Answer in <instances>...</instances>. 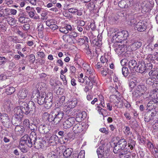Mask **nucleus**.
<instances>
[{"label":"nucleus","mask_w":158,"mask_h":158,"mask_svg":"<svg viewBox=\"0 0 158 158\" xmlns=\"http://www.w3.org/2000/svg\"><path fill=\"white\" fill-rule=\"evenodd\" d=\"M142 45V42L139 40L135 41L131 45L132 51L137 50Z\"/></svg>","instance_id":"4468645a"},{"label":"nucleus","mask_w":158,"mask_h":158,"mask_svg":"<svg viewBox=\"0 0 158 158\" xmlns=\"http://www.w3.org/2000/svg\"><path fill=\"white\" fill-rule=\"evenodd\" d=\"M64 116L63 112L61 111L59 108H56L53 110L51 114L47 112H44L42 118L49 122L52 123L53 124L56 125L60 123Z\"/></svg>","instance_id":"f257e3e1"},{"label":"nucleus","mask_w":158,"mask_h":158,"mask_svg":"<svg viewBox=\"0 0 158 158\" xmlns=\"http://www.w3.org/2000/svg\"><path fill=\"white\" fill-rule=\"evenodd\" d=\"M128 147L131 150H132L135 146V142L132 139H129L127 142Z\"/></svg>","instance_id":"b1692460"},{"label":"nucleus","mask_w":158,"mask_h":158,"mask_svg":"<svg viewBox=\"0 0 158 158\" xmlns=\"http://www.w3.org/2000/svg\"><path fill=\"white\" fill-rule=\"evenodd\" d=\"M158 72L157 70H156L154 69L151 70L149 73V75L150 76H156L158 75Z\"/></svg>","instance_id":"3c124183"},{"label":"nucleus","mask_w":158,"mask_h":158,"mask_svg":"<svg viewBox=\"0 0 158 158\" xmlns=\"http://www.w3.org/2000/svg\"><path fill=\"white\" fill-rule=\"evenodd\" d=\"M48 158H57L56 154L54 152H52L49 153L47 156Z\"/></svg>","instance_id":"37998d69"},{"label":"nucleus","mask_w":158,"mask_h":158,"mask_svg":"<svg viewBox=\"0 0 158 158\" xmlns=\"http://www.w3.org/2000/svg\"><path fill=\"white\" fill-rule=\"evenodd\" d=\"M147 146L149 150L152 149L154 148V145L150 141H148Z\"/></svg>","instance_id":"774afa93"},{"label":"nucleus","mask_w":158,"mask_h":158,"mask_svg":"<svg viewBox=\"0 0 158 158\" xmlns=\"http://www.w3.org/2000/svg\"><path fill=\"white\" fill-rule=\"evenodd\" d=\"M36 133L33 131L31 132L29 136L25 135L21 139L20 143L21 145H27L31 148L33 146V142L35 139Z\"/></svg>","instance_id":"7ed1b4c3"},{"label":"nucleus","mask_w":158,"mask_h":158,"mask_svg":"<svg viewBox=\"0 0 158 158\" xmlns=\"http://www.w3.org/2000/svg\"><path fill=\"white\" fill-rule=\"evenodd\" d=\"M73 152V150L71 148H66L63 153V156L65 157L69 158L72 155Z\"/></svg>","instance_id":"aec40b11"},{"label":"nucleus","mask_w":158,"mask_h":158,"mask_svg":"<svg viewBox=\"0 0 158 158\" xmlns=\"http://www.w3.org/2000/svg\"><path fill=\"white\" fill-rule=\"evenodd\" d=\"M99 131L102 133H105V135H108L109 133L108 129L106 130V129L104 127L101 128L99 129Z\"/></svg>","instance_id":"e2e57ef3"},{"label":"nucleus","mask_w":158,"mask_h":158,"mask_svg":"<svg viewBox=\"0 0 158 158\" xmlns=\"http://www.w3.org/2000/svg\"><path fill=\"white\" fill-rule=\"evenodd\" d=\"M84 157L85 152L83 150H82L79 152L77 158H84Z\"/></svg>","instance_id":"0e129e2a"},{"label":"nucleus","mask_w":158,"mask_h":158,"mask_svg":"<svg viewBox=\"0 0 158 158\" xmlns=\"http://www.w3.org/2000/svg\"><path fill=\"white\" fill-rule=\"evenodd\" d=\"M53 95L52 93L49 92L47 95L46 94V98H45L46 100L48 99V100L53 101Z\"/></svg>","instance_id":"6e6d98bb"},{"label":"nucleus","mask_w":158,"mask_h":158,"mask_svg":"<svg viewBox=\"0 0 158 158\" xmlns=\"http://www.w3.org/2000/svg\"><path fill=\"white\" fill-rule=\"evenodd\" d=\"M103 67H104V65L100 62H98L95 65V68L97 69H99Z\"/></svg>","instance_id":"338daca9"},{"label":"nucleus","mask_w":158,"mask_h":158,"mask_svg":"<svg viewBox=\"0 0 158 158\" xmlns=\"http://www.w3.org/2000/svg\"><path fill=\"white\" fill-rule=\"evenodd\" d=\"M86 73L87 75H91L92 74H95V73H94L93 70L92 69H86Z\"/></svg>","instance_id":"13d9d810"},{"label":"nucleus","mask_w":158,"mask_h":158,"mask_svg":"<svg viewBox=\"0 0 158 158\" xmlns=\"http://www.w3.org/2000/svg\"><path fill=\"white\" fill-rule=\"evenodd\" d=\"M19 104L20 106L17 107L15 109L23 116V114L27 115L34 113L35 111V105L32 101H30L28 103L21 101L19 102Z\"/></svg>","instance_id":"f03ea898"},{"label":"nucleus","mask_w":158,"mask_h":158,"mask_svg":"<svg viewBox=\"0 0 158 158\" xmlns=\"http://www.w3.org/2000/svg\"><path fill=\"white\" fill-rule=\"evenodd\" d=\"M107 67H105L104 66L103 68V70L101 72V74L105 76H106L108 73V69L107 68Z\"/></svg>","instance_id":"5fc2aeb1"},{"label":"nucleus","mask_w":158,"mask_h":158,"mask_svg":"<svg viewBox=\"0 0 158 158\" xmlns=\"http://www.w3.org/2000/svg\"><path fill=\"white\" fill-rule=\"evenodd\" d=\"M51 128V127L47 124H41L39 126L38 131L41 134H46L49 132Z\"/></svg>","instance_id":"f8f14e48"},{"label":"nucleus","mask_w":158,"mask_h":158,"mask_svg":"<svg viewBox=\"0 0 158 158\" xmlns=\"http://www.w3.org/2000/svg\"><path fill=\"white\" fill-rule=\"evenodd\" d=\"M143 94L142 93L140 92L137 90H136L135 92L133 93V97L135 99V100L137 101V99L140 98Z\"/></svg>","instance_id":"bb28decb"},{"label":"nucleus","mask_w":158,"mask_h":158,"mask_svg":"<svg viewBox=\"0 0 158 158\" xmlns=\"http://www.w3.org/2000/svg\"><path fill=\"white\" fill-rule=\"evenodd\" d=\"M4 106L5 108L9 110L13 107V105L11 103L10 101L8 100L5 102Z\"/></svg>","instance_id":"473e14b6"},{"label":"nucleus","mask_w":158,"mask_h":158,"mask_svg":"<svg viewBox=\"0 0 158 158\" xmlns=\"http://www.w3.org/2000/svg\"><path fill=\"white\" fill-rule=\"evenodd\" d=\"M31 98H34L40 105H43L46 100V94L45 93H40L37 90L34 91L32 95Z\"/></svg>","instance_id":"20e7f679"},{"label":"nucleus","mask_w":158,"mask_h":158,"mask_svg":"<svg viewBox=\"0 0 158 158\" xmlns=\"http://www.w3.org/2000/svg\"><path fill=\"white\" fill-rule=\"evenodd\" d=\"M155 104L152 100L150 101L148 103L147 106V109L150 110L154 108L156 106H155Z\"/></svg>","instance_id":"a19ab883"},{"label":"nucleus","mask_w":158,"mask_h":158,"mask_svg":"<svg viewBox=\"0 0 158 158\" xmlns=\"http://www.w3.org/2000/svg\"><path fill=\"white\" fill-rule=\"evenodd\" d=\"M78 103L77 99L76 98H73L70 102V106L71 105V108L75 107Z\"/></svg>","instance_id":"4c0bfd02"},{"label":"nucleus","mask_w":158,"mask_h":158,"mask_svg":"<svg viewBox=\"0 0 158 158\" xmlns=\"http://www.w3.org/2000/svg\"><path fill=\"white\" fill-rule=\"evenodd\" d=\"M114 144L115 143H114ZM127 145V141L124 139H122L119 140L115 145L113 151L114 153L116 154L124 149Z\"/></svg>","instance_id":"39448f33"},{"label":"nucleus","mask_w":158,"mask_h":158,"mask_svg":"<svg viewBox=\"0 0 158 158\" xmlns=\"http://www.w3.org/2000/svg\"><path fill=\"white\" fill-rule=\"evenodd\" d=\"M24 131V128L23 126L19 125H16L15 128V131L17 135H23Z\"/></svg>","instance_id":"f3484780"},{"label":"nucleus","mask_w":158,"mask_h":158,"mask_svg":"<svg viewBox=\"0 0 158 158\" xmlns=\"http://www.w3.org/2000/svg\"><path fill=\"white\" fill-rule=\"evenodd\" d=\"M137 62L135 60H129L128 62V67L131 71L136 70L137 68Z\"/></svg>","instance_id":"dca6fc26"},{"label":"nucleus","mask_w":158,"mask_h":158,"mask_svg":"<svg viewBox=\"0 0 158 158\" xmlns=\"http://www.w3.org/2000/svg\"><path fill=\"white\" fill-rule=\"evenodd\" d=\"M88 78L90 81L88 82V81H87L86 84L92 88L93 84L96 83V78L95 74L89 75Z\"/></svg>","instance_id":"2eb2a0df"},{"label":"nucleus","mask_w":158,"mask_h":158,"mask_svg":"<svg viewBox=\"0 0 158 158\" xmlns=\"http://www.w3.org/2000/svg\"><path fill=\"white\" fill-rule=\"evenodd\" d=\"M147 59L149 61H152V62L155 60H158V53L156 52L153 55L149 54Z\"/></svg>","instance_id":"6ab92c4d"},{"label":"nucleus","mask_w":158,"mask_h":158,"mask_svg":"<svg viewBox=\"0 0 158 158\" xmlns=\"http://www.w3.org/2000/svg\"><path fill=\"white\" fill-rule=\"evenodd\" d=\"M147 8L145 11L148 12L152 9V6L151 4L149 3L148 4H146L143 8L144 9V8Z\"/></svg>","instance_id":"864d4df0"},{"label":"nucleus","mask_w":158,"mask_h":158,"mask_svg":"<svg viewBox=\"0 0 158 158\" xmlns=\"http://www.w3.org/2000/svg\"><path fill=\"white\" fill-rule=\"evenodd\" d=\"M136 90L142 93L143 94L146 91L147 88L144 85H139L137 86Z\"/></svg>","instance_id":"5701e85b"},{"label":"nucleus","mask_w":158,"mask_h":158,"mask_svg":"<svg viewBox=\"0 0 158 158\" xmlns=\"http://www.w3.org/2000/svg\"><path fill=\"white\" fill-rule=\"evenodd\" d=\"M154 79L156 80L155 78L153 76L148 78L146 80L147 84L149 85L151 84L152 83H153Z\"/></svg>","instance_id":"8fccbe9b"},{"label":"nucleus","mask_w":158,"mask_h":158,"mask_svg":"<svg viewBox=\"0 0 158 158\" xmlns=\"http://www.w3.org/2000/svg\"><path fill=\"white\" fill-rule=\"evenodd\" d=\"M15 114L11 118V122L12 124L15 125H18L20 124L22 120L23 116L18 111L14 109Z\"/></svg>","instance_id":"0eeeda50"},{"label":"nucleus","mask_w":158,"mask_h":158,"mask_svg":"<svg viewBox=\"0 0 158 158\" xmlns=\"http://www.w3.org/2000/svg\"><path fill=\"white\" fill-rule=\"evenodd\" d=\"M93 44L98 47H100L102 44L101 40L95 38L92 41Z\"/></svg>","instance_id":"c9c22d12"},{"label":"nucleus","mask_w":158,"mask_h":158,"mask_svg":"<svg viewBox=\"0 0 158 158\" xmlns=\"http://www.w3.org/2000/svg\"><path fill=\"white\" fill-rule=\"evenodd\" d=\"M50 140H52L53 142V144L56 143V141H57L58 140V136L56 135H53L50 138Z\"/></svg>","instance_id":"09e8293b"},{"label":"nucleus","mask_w":158,"mask_h":158,"mask_svg":"<svg viewBox=\"0 0 158 158\" xmlns=\"http://www.w3.org/2000/svg\"><path fill=\"white\" fill-rule=\"evenodd\" d=\"M120 32L117 33V34H115V35H114L113 37V39H114L115 40L117 41H121L122 40H122V37L120 36Z\"/></svg>","instance_id":"f704fd0d"},{"label":"nucleus","mask_w":158,"mask_h":158,"mask_svg":"<svg viewBox=\"0 0 158 158\" xmlns=\"http://www.w3.org/2000/svg\"><path fill=\"white\" fill-rule=\"evenodd\" d=\"M104 148L103 146H100L98 148L97 150V152L98 155L101 154V153H102V152H104L103 151Z\"/></svg>","instance_id":"bf43d9fd"},{"label":"nucleus","mask_w":158,"mask_h":158,"mask_svg":"<svg viewBox=\"0 0 158 158\" xmlns=\"http://www.w3.org/2000/svg\"><path fill=\"white\" fill-rule=\"evenodd\" d=\"M24 13L19 14V15L18 21L20 23H25L26 17L24 16Z\"/></svg>","instance_id":"2f4dec72"},{"label":"nucleus","mask_w":158,"mask_h":158,"mask_svg":"<svg viewBox=\"0 0 158 158\" xmlns=\"http://www.w3.org/2000/svg\"><path fill=\"white\" fill-rule=\"evenodd\" d=\"M120 36L122 37V40H126L129 36L128 32L126 31H123L120 32Z\"/></svg>","instance_id":"7c9ffc66"},{"label":"nucleus","mask_w":158,"mask_h":158,"mask_svg":"<svg viewBox=\"0 0 158 158\" xmlns=\"http://www.w3.org/2000/svg\"><path fill=\"white\" fill-rule=\"evenodd\" d=\"M137 22L136 19L134 18H132L127 21V24L131 26L134 25L135 26Z\"/></svg>","instance_id":"49530a36"},{"label":"nucleus","mask_w":158,"mask_h":158,"mask_svg":"<svg viewBox=\"0 0 158 158\" xmlns=\"http://www.w3.org/2000/svg\"><path fill=\"white\" fill-rule=\"evenodd\" d=\"M56 21L55 19H50L47 20L46 22V25L50 27L52 25H54L55 24H56Z\"/></svg>","instance_id":"58836bf2"},{"label":"nucleus","mask_w":158,"mask_h":158,"mask_svg":"<svg viewBox=\"0 0 158 158\" xmlns=\"http://www.w3.org/2000/svg\"><path fill=\"white\" fill-rule=\"evenodd\" d=\"M75 120V118L74 117L69 118L64 122L63 127L65 129L70 128L74 124Z\"/></svg>","instance_id":"6e6552de"},{"label":"nucleus","mask_w":158,"mask_h":158,"mask_svg":"<svg viewBox=\"0 0 158 158\" xmlns=\"http://www.w3.org/2000/svg\"><path fill=\"white\" fill-rule=\"evenodd\" d=\"M124 45H118L114 49L115 52L118 55H121L124 52Z\"/></svg>","instance_id":"4be33fe9"},{"label":"nucleus","mask_w":158,"mask_h":158,"mask_svg":"<svg viewBox=\"0 0 158 158\" xmlns=\"http://www.w3.org/2000/svg\"><path fill=\"white\" fill-rule=\"evenodd\" d=\"M131 129L128 126L125 127V129L124 131V133L127 135H131L132 133L130 131Z\"/></svg>","instance_id":"603ef678"},{"label":"nucleus","mask_w":158,"mask_h":158,"mask_svg":"<svg viewBox=\"0 0 158 158\" xmlns=\"http://www.w3.org/2000/svg\"><path fill=\"white\" fill-rule=\"evenodd\" d=\"M27 13L28 14L29 16L31 18H32L34 17L35 14V11L32 8L31 10L27 11Z\"/></svg>","instance_id":"c03bdc74"},{"label":"nucleus","mask_w":158,"mask_h":158,"mask_svg":"<svg viewBox=\"0 0 158 158\" xmlns=\"http://www.w3.org/2000/svg\"><path fill=\"white\" fill-rule=\"evenodd\" d=\"M27 91L26 89H23L19 93V95L21 99H24L27 96Z\"/></svg>","instance_id":"a878e982"},{"label":"nucleus","mask_w":158,"mask_h":158,"mask_svg":"<svg viewBox=\"0 0 158 158\" xmlns=\"http://www.w3.org/2000/svg\"><path fill=\"white\" fill-rule=\"evenodd\" d=\"M15 91V88L14 87H11L6 88V92L7 94L10 95L14 93Z\"/></svg>","instance_id":"e433bc0d"},{"label":"nucleus","mask_w":158,"mask_h":158,"mask_svg":"<svg viewBox=\"0 0 158 158\" xmlns=\"http://www.w3.org/2000/svg\"><path fill=\"white\" fill-rule=\"evenodd\" d=\"M154 119L153 118L151 117L150 116V112H148L145 115L144 121L148 123L150 120Z\"/></svg>","instance_id":"ea45409f"},{"label":"nucleus","mask_w":158,"mask_h":158,"mask_svg":"<svg viewBox=\"0 0 158 158\" xmlns=\"http://www.w3.org/2000/svg\"><path fill=\"white\" fill-rule=\"evenodd\" d=\"M109 153L106 151L98 155V158H109Z\"/></svg>","instance_id":"72a5a7b5"},{"label":"nucleus","mask_w":158,"mask_h":158,"mask_svg":"<svg viewBox=\"0 0 158 158\" xmlns=\"http://www.w3.org/2000/svg\"><path fill=\"white\" fill-rule=\"evenodd\" d=\"M129 60L126 59H124L121 60V64L123 65H128V62Z\"/></svg>","instance_id":"4d7b16f0"},{"label":"nucleus","mask_w":158,"mask_h":158,"mask_svg":"<svg viewBox=\"0 0 158 158\" xmlns=\"http://www.w3.org/2000/svg\"><path fill=\"white\" fill-rule=\"evenodd\" d=\"M82 126L78 123L76 124L73 128V130L75 133H80L83 130L82 129Z\"/></svg>","instance_id":"412c9836"},{"label":"nucleus","mask_w":158,"mask_h":158,"mask_svg":"<svg viewBox=\"0 0 158 158\" xmlns=\"http://www.w3.org/2000/svg\"><path fill=\"white\" fill-rule=\"evenodd\" d=\"M100 62L102 63L104 65V66L105 67L108 66V60L105 56H101L100 58Z\"/></svg>","instance_id":"c85d7f7f"},{"label":"nucleus","mask_w":158,"mask_h":158,"mask_svg":"<svg viewBox=\"0 0 158 158\" xmlns=\"http://www.w3.org/2000/svg\"><path fill=\"white\" fill-rule=\"evenodd\" d=\"M122 72L123 76L126 77L130 73L128 68L126 67H123L122 68Z\"/></svg>","instance_id":"c756f323"},{"label":"nucleus","mask_w":158,"mask_h":158,"mask_svg":"<svg viewBox=\"0 0 158 158\" xmlns=\"http://www.w3.org/2000/svg\"><path fill=\"white\" fill-rule=\"evenodd\" d=\"M85 24V22L83 20L78 21L77 23V26L83 27Z\"/></svg>","instance_id":"052dcab7"},{"label":"nucleus","mask_w":158,"mask_h":158,"mask_svg":"<svg viewBox=\"0 0 158 158\" xmlns=\"http://www.w3.org/2000/svg\"><path fill=\"white\" fill-rule=\"evenodd\" d=\"M42 142H43L41 139L37 138V135L36 134L35 139L33 142V146L34 145L35 148L36 149H39L42 148L44 147V144Z\"/></svg>","instance_id":"ddd939ff"},{"label":"nucleus","mask_w":158,"mask_h":158,"mask_svg":"<svg viewBox=\"0 0 158 158\" xmlns=\"http://www.w3.org/2000/svg\"><path fill=\"white\" fill-rule=\"evenodd\" d=\"M136 85V82H134L133 79L129 80V86L131 90Z\"/></svg>","instance_id":"79ce46f5"},{"label":"nucleus","mask_w":158,"mask_h":158,"mask_svg":"<svg viewBox=\"0 0 158 158\" xmlns=\"http://www.w3.org/2000/svg\"><path fill=\"white\" fill-rule=\"evenodd\" d=\"M20 27L22 29L25 31H27L30 28V25L28 23L24 24L22 25Z\"/></svg>","instance_id":"a18cd8bd"},{"label":"nucleus","mask_w":158,"mask_h":158,"mask_svg":"<svg viewBox=\"0 0 158 158\" xmlns=\"http://www.w3.org/2000/svg\"><path fill=\"white\" fill-rule=\"evenodd\" d=\"M63 39L65 42L70 44H74L76 41L69 34L64 35Z\"/></svg>","instance_id":"a211bd4d"},{"label":"nucleus","mask_w":158,"mask_h":158,"mask_svg":"<svg viewBox=\"0 0 158 158\" xmlns=\"http://www.w3.org/2000/svg\"><path fill=\"white\" fill-rule=\"evenodd\" d=\"M0 118L3 125L7 128H9L11 126L10 119L8 115L4 113H0Z\"/></svg>","instance_id":"423d86ee"},{"label":"nucleus","mask_w":158,"mask_h":158,"mask_svg":"<svg viewBox=\"0 0 158 158\" xmlns=\"http://www.w3.org/2000/svg\"><path fill=\"white\" fill-rule=\"evenodd\" d=\"M69 35L75 40H76V38L77 36V33L74 31H72L71 32Z\"/></svg>","instance_id":"680f3d73"},{"label":"nucleus","mask_w":158,"mask_h":158,"mask_svg":"<svg viewBox=\"0 0 158 158\" xmlns=\"http://www.w3.org/2000/svg\"><path fill=\"white\" fill-rule=\"evenodd\" d=\"M37 121V120L33 118V123L31 124L30 126H29V128L31 129L32 131L31 132L34 131V132L37 129V124H36V122Z\"/></svg>","instance_id":"393cba45"},{"label":"nucleus","mask_w":158,"mask_h":158,"mask_svg":"<svg viewBox=\"0 0 158 158\" xmlns=\"http://www.w3.org/2000/svg\"><path fill=\"white\" fill-rule=\"evenodd\" d=\"M71 107L68 106H65L64 107L63 109V111L65 112L66 115H69L70 113V109Z\"/></svg>","instance_id":"de8ad7c7"},{"label":"nucleus","mask_w":158,"mask_h":158,"mask_svg":"<svg viewBox=\"0 0 158 158\" xmlns=\"http://www.w3.org/2000/svg\"><path fill=\"white\" fill-rule=\"evenodd\" d=\"M29 61L31 63H33L35 60V56L33 54L30 55L29 56Z\"/></svg>","instance_id":"69168bd1"},{"label":"nucleus","mask_w":158,"mask_h":158,"mask_svg":"<svg viewBox=\"0 0 158 158\" xmlns=\"http://www.w3.org/2000/svg\"><path fill=\"white\" fill-rule=\"evenodd\" d=\"M147 70L146 64L143 60L139 61L138 62V65L137 66L136 71L140 73H143Z\"/></svg>","instance_id":"9d476101"},{"label":"nucleus","mask_w":158,"mask_h":158,"mask_svg":"<svg viewBox=\"0 0 158 158\" xmlns=\"http://www.w3.org/2000/svg\"><path fill=\"white\" fill-rule=\"evenodd\" d=\"M52 104V101L46 100L44 104V107L47 109L50 108Z\"/></svg>","instance_id":"cd10ccee"},{"label":"nucleus","mask_w":158,"mask_h":158,"mask_svg":"<svg viewBox=\"0 0 158 158\" xmlns=\"http://www.w3.org/2000/svg\"><path fill=\"white\" fill-rule=\"evenodd\" d=\"M133 0H122L118 3V6L121 8H127L131 7L133 4Z\"/></svg>","instance_id":"1a4fd4ad"},{"label":"nucleus","mask_w":158,"mask_h":158,"mask_svg":"<svg viewBox=\"0 0 158 158\" xmlns=\"http://www.w3.org/2000/svg\"><path fill=\"white\" fill-rule=\"evenodd\" d=\"M135 27V29L139 31H143L146 29V23L144 21L140 20L136 23Z\"/></svg>","instance_id":"9b49d317"}]
</instances>
